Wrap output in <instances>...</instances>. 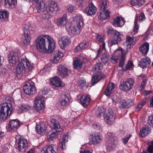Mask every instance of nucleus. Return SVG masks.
<instances>
[{"label": "nucleus", "instance_id": "4", "mask_svg": "<svg viewBox=\"0 0 153 153\" xmlns=\"http://www.w3.org/2000/svg\"><path fill=\"white\" fill-rule=\"evenodd\" d=\"M145 16L143 12L141 13L139 15H137L135 19L134 26L133 30V35H132L131 36L127 35L126 36V38H137L136 36H134V35L137 33L139 27V25L138 24V20L139 22H140L145 20Z\"/></svg>", "mask_w": 153, "mask_h": 153}, {"label": "nucleus", "instance_id": "11", "mask_svg": "<svg viewBox=\"0 0 153 153\" xmlns=\"http://www.w3.org/2000/svg\"><path fill=\"white\" fill-rule=\"evenodd\" d=\"M35 43L38 50L45 53L46 52L45 39H36Z\"/></svg>", "mask_w": 153, "mask_h": 153}, {"label": "nucleus", "instance_id": "54", "mask_svg": "<svg viewBox=\"0 0 153 153\" xmlns=\"http://www.w3.org/2000/svg\"><path fill=\"white\" fill-rule=\"evenodd\" d=\"M84 48V47H83V43H81L80 44L79 46H77L76 47L75 50V52L81 51Z\"/></svg>", "mask_w": 153, "mask_h": 153}, {"label": "nucleus", "instance_id": "53", "mask_svg": "<svg viewBox=\"0 0 153 153\" xmlns=\"http://www.w3.org/2000/svg\"><path fill=\"white\" fill-rule=\"evenodd\" d=\"M8 116L5 113H3L0 111V120H5Z\"/></svg>", "mask_w": 153, "mask_h": 153}, {"label": "nucleus", "instance_id": "29", "mask_svg": "<svg viewBox=\"0 0 153 153\" xmlns=\"http://www.w3.org/2000/svg\"><path fill=\"white\" fill-rule=\"evenodd\" d=\"M4 5L6 8L12 9L15 7L16 3V0H4Z\"/></svg>", "mask_w": 153, "mask_h": 153}, {"label": "nucleus", "instance_id": "42", "mask_svg": "<svg viewBox=\"0 0 153 153\" xmlns=\"http://www.w3.org/2000/svg\"><path fill=\"white\" fill-rule=\"evenodd\" d=\"M9 12L5 10H0V18L3 19H7L8 17Z\"/></svg>", "mask_w": 153, "mask_h": 153}, {"label": "nucleus", "instance_id": "63", "mask_svg": "<svg viewBox=\"0 0 153 153\" xmlns=\"http://www.w3.org/2000/svg\"><path fill=\"white\" fill-rule=\"evenodd\" d=\"M37 38H51L49 36L45 35H42L39 36Z\"/></svg>", "mask_w": 153, "mask_h": 153}, {"label": "nucleus", "instance_id": "7", "mask_svg": "<svg viewBox=\"0 0 153 153\" xmlns=\"http://www.w3.org/2000/svg\"><path fill=\"white\" fill-rule=\"evenodd\" d=\"M45 101L42 96H38L35 98L34 101V107L37 111L39 112H43L45 108Z\"/></svg>", "mask_w": 153, "mask_h": 153}, {"label": "nucleus", "instance_id": "41", "mask_svg": "<svg viewBox=\"0 0 153 153\" xmlns=\"http://www.w3.org/2000/svg\"><path fill=\"white\" fill-rule=\"evenodd\" d=\"M100 60L104 64L107 63L109 60L108 55L106 54H102L101 56Z\"/></svg>", "mask_w": 153, "mask_h": 153}, {"label": "nucleus", "instance_id": "49", "mask_svg": "<svg viewBox=\"0 0 153 153\" xmlns=\"http://www.w3.org/2000/svg\"><path fill=\"white\" fill-rule=\"evenodd\" d=\"M131 136V134H128L126 135L125 137L123 138L122 140L123 143L124 144H126Z\"/></svg>", "mask_w": 153, "mask_h": 153}, {"label": "nucleus", "instance_id": "19", "mask_svg": "<svg viewBox=\"0 0 153 153\" xmlns=\"http://www.w3.org/2000/svg\"><path fill=\"white\" fill-rule=\"evenodd\" d=\"M123 49L121 48H119L116 50L112 55V59L115 63L117 62V60L122 56Z\"/></svg>", "mask_w": 153, "mask_h": 153}, {"label": "nucleus", "instance_id": "20", "mask_svg": "<svg viewBox=\"0 0 153 153\" xmlns=\"http://www.w3.org/2000/svg\"><path fill=\"white\" fill-rule=\"evenodd\" d=\"M32 27L28 25H25L24 28V35L25 38L32 37L31 35L34 33Z\"/></svg>", "mask_w": 153, "mask_h": 153}, {"label": "nucleus", "instance_id": "33", "mask_svg": "<svg viewBox=\"0 0 153 153\" xmlns=\"http://www.w3.org/2000/svg\"><path fill=\"white\" fill-rule=\"evenodd\" d=\"M114 88V85L113 83H108L105 91V94L107 96H109L112 92V91L113 90Z\"/></svg>", "mask_w": 153, "mask_h": 153}, {"label": "nucleus", "instance_id": "62", "mask_svg": "<svg viewBox=\"0 0 153 153\" xmlns=\"http://www.w3.org/2000/svg\"><path fill=\"white\" fill-rule=\"evenodd\" d=\"M85 2L84 0H79L77 2L78 6L79 7L82 6L85 3Z\"/></svg>", "mask_w": 153, "mask_h": 153}, {"label": "nucleus", "instance_id": "15", "mask_svg": "<svg viewBox=\"0 0 153 153\" xmlns=\"http://www.w3.org/2000/svg\"><path fill=\"white\" fill-rule=\"evenodd\" d=\"M103 139L102 136L99 133H96L91 135V138L90 141L91 143L94 145L99 144L102 141Z\"/></svg>", "mask_w": 153, "mask_h": 153}, {"label": "nucleus", "instance_id": "12", "mask_svg": "<svg viewBox=\"0 0 153 153\" xmlns=\"http://www.w3.org/2000/svg\"><path fill=\"white\" fill-rule=\"evenodd\" d=\"M58 148L55 145H51L43 147L41 153H57Z\"/></svg>", "mask_w": 153, "mask_h": 153}, {"label": "nucleus", "instance_id": "34", "mask_svg": "<svg viewBox=\"0 0 153 153\" xmlns=\"http://www.w3.org/2000/svg\"><path fill=\"white\" fill-rule=\"evenodd\" d=\"M108 33H112L114 36V38H121L123 37V34L115 30L109 29L108 31Z\"/></svg>", "mask_w": 153, "mask_h": 153}, {"label": "nucleus", "instance_id": "45", "mask_svg": "<svg viewBox=\"0 0 153 153\" xmlns=\"http://www.w3.org/2000/svg\"><path fill=\"white\" fill-rule=\"evenodd\" d=\"M68 137L67 136H64L62 139L61 142L62 147V149H65L66 147L65 145V143L68 141Z\"/></svg>", "mask_w": 153, "mask_h": 153}, {"label": "nucleus", "instance_id": "8", "mask_svg": "<svg viewBox=\"0 0 153 153\" xmlns=\"http://www.w3.org/2000/svg\"><path fill=\"white\" fill-rule=\"evenodd\" d=\"M104 118L106 124L111 125L114 122L116 118L115 114L111 110L106 111L104 112Z\"/></svg>", "mask_w": 153, "mask_h": 153}, {"label": "nucleus", "instance_id": "51", "mask_svg": "<svg viewBox=\"0 0 153 153\" xmlns=\"http://www.w3.org/2000/svg\"><path fill=\"white\" fill-rule=\"evenodd\" d=\"M48 10H46V12H44L42 13V18L43 19H48L49 17V15Z\"/></svg>", "mask_w": 153, "mask_h": 153}, {"label": "nucleus", "instance_id": "50", "mask_svg": "<svg viewBox=\"0 0 153 153\" xmlns=\"http://www.w3.org/2000/svg\"><path fill=\"white\" fill-rule=\"evenodd\" d=\"M79 85L80 86H82V87L85 86L86 84V81L84 80V79L82 78H79L78 81Z\"/></svg>", "mask_w": 153, "mask_h": 153}, {"label": "nucleus", "instance_id": "32", "mask_svg": "<svg viewBox=\"0 0 153 153\" xmlns=\"http://www.w3.org/2000/svg\"><path fill=\"white\" fill-rule=\"evenodd\" d=\"M98 16V19L100 20H103L107 19L109 17V12L106 10L105 12H100Z\"/></svg>", "mask_w": 153, "mask_h": 153}, {"label": "nucleus", "instance_id": "59", "mask_svg": "<svg viewBox=\"0 0 153 153\" xmlns=\"http://www.w3.org/2000/svg\"><path fill=\"white\" fill-rule=\"evenodd\" d=\"M92 126L93 128L96 130H100V126L99 125L96 124H93Z\"/></svg>", "mask_w": 153, "mask_h": 153}, {"label": "nucleus", "instance_id": "57", "mask_svg": "<svg viewBox=\"0 0 153 153\" xmlns=\"http://www.w3.org/2000/svg\"><path fill=\"white\" fill-rule=\"evenodd\" d=\"M67 9L68 12L71 13L73 12L75 10L74 6L71 4L68 5L67 6Z\"/></svg>", "mask_w": 153, "mask_h": 153}, {"label": "nucleus", "instance_id": "58", "mask_svg": "<svg viewBox=\"0 0 153 153\" xmlns=\"http://www.w3.org/2000/svg\"><path fill=\"white\" fill-rule=\"evenodd\" d=\"M148 123L151 126L153 127V116L149 118Z\"/></svg>", "mask_w": 153, "mask_h": 153}, {"label": "nucleus", "instance_id": "1", "mask_svg": "<svg viewBox=\"0 0 153 153\" xmlns=\"http://www.w3.org/2000/svg\"><path fill=\"white\" fill-rule=\"evenodd\" d=\"M26 67L29 71H30L33 68V64L31 63L30 62L28 61L25 56L21 59V61L19 60V63L16 66V71L17 75L19 74L21 76L22 74L25 71Z\"/></svg>", "mask_w": 153, "mask_h": 153}, {"label": "nucleus", "instance_id": "3", "mask_svg": "<svg viewBox=\"0 0 153 153\" xmlns=\"http://www.w3.org/2000/svg\"><path fill=\"white\" fill-rule=\"evenodd\" d=\"M103 68L102 65L100 62H97L91 71L95 74L92 77L91 82L94 84L97 82L101 79L100 71Z\"/></svg>", "mask_w": 153, "mask_h": 153}, {"label": "nucleus", "instance_id": "28", "mask_svg": "<svg viewBox=\"0 0 153 153\" xmlns=\"http://www.w3.org/2000/svg\"><path fill=\"white\" fill-rule=\"evenodd\" d=\"M149 45L148 43L146 42L142 45L139 48L140 52L144 55L147 54L149 51Z\"/></svg>", "mask_w": 153, "mask_h": 153}, {"label": "nucleus", "instance_id": "52", "mask_svg": "<svg viewBox=\"0 0 153 153\" xmlns=\"http://www.w3.org/2000/svg\"><path fill=\"white\" fill-rule=\"evenodd\" d=\"M118 42V39H111L108 40V43L111 46L117 44Z\"/></svg>", "mask_w": 153, "mask_h": 153}, {"label": "nucleus", "instance_id": "6", "mask_svg": "<svg viewBox=\"0 0 153 153\" xmlns=\"http://www.w3.org/2000/svg\"><path fill=\"white\" fill-rule=\"evenodd\" d=\"M134 84V81L132 78H129L120 83V89L125 92H127L132 88Z\"/></svg>", "mask_w": 153, "mask_h": 153}, {"label": "nucleus", "instance_id": "61", "mask_svg": "<svg viewBox=\"0 0 153 153\" xmlns=\"http://www.w3.org/2000/svg\"><path fill=\"white\" fill-rule=\"evenodd\" d=\"M128 107H129L134 104V101L133 100H128L127 101Z\"/></svg>", "mask_w": 153, "mask_h": 153}, {"label": "nucleus", "instance_id": "31", "mask_svg": "<svg viewBox=\"0 0 153 153\" xmlns=\"http://www.w3.org/2000/svg\"><path fill=\"white\" fill-rule=\"evenodd\" d=\"M71 42L70 39H60L58 43L61 48L63 49L65 46L70 44Z\"/></svg>", "mask_w": 153, "mask_h": 153}, {"label": "nucleus", "instance_id": "55", "mask_svg": "<svg viewBox=\"0 0 153 153\" xmlns=\"http://www.w3.org/2000/svg\"><path fill=\"white\" fill-rule=\"evenodd\" d=\"M57 135V131L56 132H53L49 136V139L51 140H53L55 138Z\"/></svg>", "mask_w": 153, "mask_h": 153}, {"label": "nucleus", "instance_id": "36", "mask_svg": "<svg viewBox=\"0 0 153 153\" xmlns=\"http://www.w3.org/2000/svg\"><path fill=\"white\" fill-rule=\"evenodd\" d=\"M50 126L52 128L56 129L60 128V125L58 121L55 120V119H52L50 120Z\"/></svg>", "mask_w": 153, "mask_h": 153}, {"label": "nucleus", "instance_id": "13", "mask_svg": "<svg viewBox=\"0 0 153 153\" xmlns=\"http://www.w3.org/2000/svg\"><path fill=\"white\" fill-rule=\"evenodd\" d=\"M37 3L36 8L37 12L39 13H42L44 12H46L48 10L47 7L45 6V3L41 0H38L36 2Z\"/></svg>", "mask_w": 153, "mask_h": 153}, {"label": "nucleus", "instance_id": "48", "mask_svg": "<svg viewBox=\"0 0 153 153\" xmlns=\"http://www.w3.org/2000/svg\"><path fill=\"white\" fill-rule=\"evenodd\" d=\"M120 107L123 108H125L128 107L127 101L125 100H121L120 102Z\"/></svg>", "mask_w": 153, "mask_h": 153}, {"label": "nucleus", "instance_id": "24", "mask_svg": "<svg viewBox=\"0 0 153 153\" xmlns=\"http://www.w3.org/2000/svg\"><path fill=\"white\" fill-rule=\"evenodd\" d=\"M58 73L62 77L67 76L68 75V71L67 68L64 66L59 65L57 69Z\"/></svg>", "mask_w": 153, "mask_h": 153}, {"label": "nucleus", "instance_id": "38", "mask_svg": "<svg viewBox=\"0 0 153 153\" xmlns=\"http://www.w3.org/2000/svg\"><path fill=\"white\" fill-rule=\"evenodd\" d=\"M136 41V40L135 39H128L127 41L124 43L125 45H126L128 48H130L131 47L135 44Z\"/></svg>", "mask_w": 153, "mask_h": 153}, {"label": "nucleus", "instance_id": "18", "mask_svg": "<svg viewBox=\"0 0 153 153\" xmlns=\"http://www.w3.org/2000/svg\"><path fill=\"white\" fill-rule=\"evenodd\" d=\"M96 11V8L92 3L89 4L88 7L85 9V12L88 16H91L94 15Z\"/></svg>", "mask_w": 153, "mask_h": 153}, {"label": "nucleus", "instance_id": "26", "mask_svg": "<svg viewBox=\"0 0 153 153\" xmlns=\"http://www.w3.org/2000/svg\"><path fill=\"white\" fill-rule=\"evenodd\" d=\"M47 7L48 11L50 13H53L54 11H56L58 10L57 4L53 1H51L50 2Z\"/></svg>", "mask_w": 153, "mask_h": 153}, {"label": "nucleus", "instance_id": "25", "mask_svg": "<svg viewBox=\"0 0 153 153\" xmlns=\"http://www.w3.org/2000/svg\"><path fill=\"white\" fill-rule=\"evenodd\" d=\"M67 17L66 14H64L62 17L59 18L57 20V25L59 26L65 27L68 23V20L66 19Z\"/></svg>", "mask_w": 153, "mask_h": 153}, {"label": "nucleus", "instance_id": "40", "mask_svg": "<svg viewBox=\"0 0 153 153\" xmlns=\"http://www.w3.org/2000/svg\"><path fill=\"white\" fill-rule=\"evenodd\" d=\"M69 101V99L68 97L65 95L60 100L61 105L62 106H65L67 105Z\"/></svg>", "mask_w": 153, "mask_h": 153}, {"label": "nucleus", "instance_id": "56", "mask_svg": "<svg viewBox=\"0 0 153 153\" xmlns=\"http://www.w3.org/2000/svg\"><path fill=\"white\" fill-rule=\"evenodd\" d=\"M107 136L111 138V139L115 140V141H114V143H116L117 142V138L113 136V134L111 132H108L107 133Z\"/></svg>", "mask_w": 153, "mask_h": 153}, {"label": "nucleus", "instance_id": "35", "mask_svg": "<svg viewBox=\"0 0 153 153\" xmlns=\"http://www.w3.org/2000/svg\"><path fill=\"white\" fill-rule=\"evenodd\" d=\"M63 56V53L58 51V52L55 54L53 59L51 60L52 63H55L59 61L60 59Z\"/></svg>", "mask_w": 153, "mask_h": 153}, {"label": "nucleus", "instance_id": "16", "mask_svg": "<svg viewBox=\"0 0 153 153\" xmlns=\"http://www.w3.org/2000/svg\"><path fill=\"white\" fill-rule=\"evenodd\" d=\"M8 59L10 66H12L19 59L18 54L13 52L8 55Z\"/></svg>", "mask_w": 153, "mask_h": 153}, {"label": "nucleus", "instance_id": "47", "mask_svg": "<svg viewBox=\"0 0 153 153\" xmlns=\"http://www.w3.org/2000/svg\"><path fill=\"white\" fill-rule=\"evenodd\" d=\"M133 66V62L131 61H129L126 65L124 68H123L124 71H126L128 69L131 68Z\"/></svg>", "mask_w": 153, "mask_h": 153}, {"label": "nucleus", "instance_id": "60", "mask_svg": "<svg viewBox=\"0 0 153 153\" xmlns=\"http://www.w3.org/2000/svg\"><path fill=\"white\" fill-rule=\"evenodd\" d=\"M30 42V39H23L22 42L24 45H28Z\"/></svg>", "mask_w": 153, "mask_h": 153}, {"label": "nucleus", "instance_id": "44", "mask_svg": "<svg viewBox=\"0 0 153 153\" xmlns=\"http://www.w3.org/2000/svg\"><path fill=\"white\" fill-rule=\"evenodd\" d=\"M107 2L106 0H103L100 4V9L101 11H104L107 8Z\"/></svg>", "mask_w": 153, "mask_h": 153}, {"label": "nucleus", "instance_id": "46", "mask_svg": "<svg viewBox=\"0 0 153 153\" xmlns=\"http://www.w3.org/2000/svg\"><path fill=\"white\" fill-rule=\"evenodd\" d=\"M125 56L122 54V56H121L119 62V66L120 67H122L124 64L125 61Z\"/></svg>", "mask_w": 153, "mask_h": 153}, {"label": "nucleus", "instance_id": "64", "mask_svg": "<svg viewBox=\"0 0 153 153\" xmlns=\"http://www.w3.org/2000/svg\"><path fill=\"white\" fill-rule=\"evenodd\" d=\"M143 105L141 103L137 105L136 108V110L137 111H139L143 107Z\"/></svg>", "mask_w": 153, "mask_h": 153}, {"label": "nucleus", "instance_id": "37", "mask_svg": "<svg viewBox=\"0 0 153 153\" xmlns=\"http://www.w3.org/2000/svg\"><path fill=\"white\" fill-rule=\"evenodd\" d=\"M146 0H132L131 1V4L133 6L137 5L141 6L144 4Z\"/></svg>", "mask_w": 153, "mask_h": 153}, {"label": "nucleus", "instance_id": "39", "mask_svg": "<svg viewBox=\"0 0 153 153\" xmlns=\"http://www.w3.org/2000/svg\"><path fill=\"white\" fill-rule=\"evenodd\" d=\"M148 126H146L145 127H143L140 131V135L142 137H144L147 135L148 133Z\"/></svg>", "mask_w": 153, "mask_h": 153}, {"label": "nucleus", "instance_id": "2", "mask_svg": "<svg viewBox=\"0 0 153 153\" xmlns=\"http://www.w3.org/2000/svg\"><path fill=\"white\" fill-rule=\"evenodd\" d=\"M74 20L76 22L75 27L71 26L66 27V30L69 33L78 34L82 28L83 25V18L81 16L76 15L74 17Z\"/></svg>", "mask_w": 153, "mask_h": 153}, {"label": "nucleus", "instance_id": "5", "mask_svg": "<svg viewBox=\"0 0 153 153\" xmlns=\"http://www.w3.org/2000/svg\"><path fill=\"white\" fill-rule=\"evenodd\" d=\"M16 143L18 144L17 149L21 152H23L27 149L28 144L26 140L19 135H16L15 137Z\"/></svg>", "mask_w": 153, "mask_h": 153}, {"label": "nucleus", "instance_id": "21", "mask_svg": "<svg viewBox=\"0 0 153 153\" xmlns=\"http://www.w3.org/2000/svg\"><path fill=\"white\" fill-rule=\"evenodd\" d=\"M125 21L123 18L120 16H117L113 19V24L115 27H121L124 24Z\"/></svg>", "mask_w": 153, "mask_h": 153}, {"label": "nucleus", "instance_id": "17", "mask_svg": "<svg viewBox=\"0 0 153 153\" xmlns=\"http://www.w3.org/2000/svg\"><path fill=\"white\" fill-rule=\"evenodd\" d=\"M20 126L19 122L17 120H11L8 124V130L11 132L16 131Z\"/></svg>", "mask_w": 153, "mask_h": 153}, {"label": "nucleus", "instance_id": "30", "mask_svg": "<svg viewBox=\"0 0 153 153\" xmlns=\"http://www.w3.org/2000/svg\"><path fill=\"white\" fill-rule=\"evenodd\" d=\"M151 62V60L148 57H146L144 59H142L140 62L139 64L140 66L144 68L147 67L150 63Z\"/></svg>", "mask_w": 153, "mask_h": 153}, {"label": "nucleus", "instance_id": "9", "mask_svg": "<svg viewBox=\"0 0 153 153\" xmlns=\"http://www.w3.org/2000/svg\"><path fill=\"white\" fill-rule=\"evenodd\" d=\"M23 89L24 93L28 95L34 94L36 91L34 83L32 81H29L28 83L24 86Z\"/></svg>", "mask_w": 153, "mask_h": 153}, {"label": "nucleus", "instance_id": "14", "mask_svg": "<svg viewBox=\"0 0 153 153\" xmlns=\"http://www.w3.org/2000/svg\"><path fill=\"white\" fill-rule=\"evenodd\" d=\"M51 85L56 87H62L64 86V84L61 81L60 78L57 76L53 77L50 80Z\"/></svg>", "mask_w": 153, "mask_h": 153}, {"label": "nucleus", "instance_id": "23", "mask_svg": "<svg viewBox=\"0 0 153 153\" xmlns=\"http://www.w3.org/2000/svg\"><path fill=\"white\" fill-rule=\"evenodd\" d=\"M47 39L48 44V48L47 49L46 48V52L45 53H50L54 51L55 46V42L53 39Z\"/></svg>", "mask_w": 153, "mask_h": 153}, {"label": "nucleus", "instance_id": "27", "mask_svg": "<svg viewBox=\"0 0 153 153\" xmlns=\"http://www.w3.org/2000/svg\"><path fill=\"white\" fill-rule=\"evenodd\" d=\"M81 104L84 107H85L89 105L91 101V99L88 95H82L80 99Z\"/></svg>", "mask_w": 153, "mask_h": 153}, {"label": "nucleus", "instance_id": "10", "mask_svg": "<svg viewBox=\"0 0 153 153\" xmlns=\"http://www.w3.org/2000/svg\"><path fill=\"white\" fill-rule=\"evenodd\" d=\"M0 111L9 116L12 111V105L10 103H4L0 105Z\"/></svg>", "mask_w": 153, "mask_h": 153}, {"label": "nucleus", "instance_id": "22", "mask_svg": "<svg viewBox=\"0 0 153 153\" xmlns=\"http://www.w3.org/2000/svg\"><path fill=\"white\" fill-rule=\"evenodd\" d=\"M81 56L78 57H75L74 59L73 65L74 69H80L82 65V59Z\"/></svg>", "mask_w": 153, "mask_h": 153}, {"label": "nucleus", "instance_id": "43", "mask_svg": "<svg viewBox=\"0 0 153 153\" xmlns=\"http://www.w3.org/2000/svg\"><path fill=\"white\" fill-rule=\"evenodd\" d=\"M36 129L38 133L41 134H43L46 131L45 127L43 125L42 126H37Z\"/></svg>", "mask_w": 153, "mask_h": 153}]
</instances>
